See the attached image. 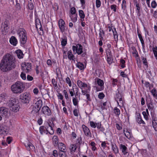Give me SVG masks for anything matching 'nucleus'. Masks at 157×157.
I'll list each match as a JSON object with an SVG mask.
<instances>
[{"mask_svg":"<svg viewBox=\"0 0 157 157\" xmlns=\"http://www.w3.org/2000/svg\"><path fill=\"white\" fill-rule=\"evenodd\" d=\"M15 59L11 54L7 53L4 56L0 63V69L3 72L10 71L15 67Z\"/></svg>","mask_w":157,"mask_h":157,"instance_id":"obj_1","label":"nucleus"},{"mask_svg":"<svg viewBox=\"0 0 157 157\" xmlns=\"http://www.w3.org/2000/svg\"><path fill=\"white\" fill-rule=\"evenodd\" d=\"M25 88V84L21 82L17 81L12 85L11 89L12 92L16 94L22 92Z\"/></svg>","mask_w":157,"mask_h":157,"instance_id":"obj_2","label":"nucleus"},{"mask_svg":"<svg viewBox=\"0 0 157 157\" xmlns=\"http://www.w3.org/2000/svg\"><path fill=\"white\" fill-rule=\"evenodd\" d=\"M18 35L21 43L23 44H25L27 40V33L25 30L23 28H20L17 31Z\"/></svg>","mask_w":157,"mask_h":157,"instance_id":"obj_3","label":"nucleus"},{"mask_svg":"<svg viewBox=\"0 0 157 157\" xmlns=\"http://www.w3.org/2000/svg\"><path fill=\"white\" fill-rule=\"evenodd\" d=\"M10 109L14 112H16L19 110L20 108L19 101L17 99H13L10 101L9 103Z\"/></svg>","mask_w":157,"mask_h":157,"instance_id":"obj_4","label":"nucleus"},{"mask_svg":"<svg viewBox=\"0 0 157 157\" xmlns=\"http://www.w3.org/2000/svg\"><path fill=\"white\" fill-rule=\"evenodd\" d=\"M72 49L75 54L77 53L78 55H81L82 57H85L86 55V52L83 51L82 46L80 44H78L76 46H73Z\"/></svg>","mask_w":157,"mask_h":157,"instance_id":"obj_5","label":"nucleus"},{"mask_svg":"<svg viewBox=\"0 0 157 157\" xmlns=\"http://www.w3.org/2000/svg\"><path fill=\"white\" fill-rule=\"evenodd\" d=\"M9 127L4 125H0V135H5L8 133L10 126H12V124L10 121L9 123Z\"/></svg>","mask_w":157,"mask_h":157,"instance_id":"obj_6","label":"nucleus"},{"mask_svg":"<svg viewBox=\"0 0 157 157\" xmlns=\"http://www.w3.org/2000/svg\"><path fill=\"white\" fill-rule=\"evenodd\" d=\"M31 64L29 63H25L21 65V69L24 71L28 73L30 71Z\"/></svg>","mask_w":157,"mask_h":157,"instance_id":"obj_7","label":"nucleus"},{"mask_svg":"<svg viewBox=\"0 0 157 157\" xmlns=\"http://www.w3.org/2000/svg\"><path fill=\"white\" fill-rule=\"evenodd\" d=\"M146 99V103L148 108L149 110H151V113L154 112L155 110V108L151 99Z\"/></svg>","mask_w":157,"mask_h":157,"instance_id":"obj_8","label":"nucleus"},{"mask_svg":"<svg viewBox=\"0 0 157 157\" xmlns=\"http://www.w3.org/2000/svg\"><path fill=\"white\" fill-rule=\"evenodd\" d=\"M41 112L43 113L47 116L50 115L52 113L50 108L47 106H44L42 108Z\"/></svg>","mask_w":157,"mask_h":157,"instance_id":"obj_9","label":"nucleus"},{"mask_svg":"<svg viewBox=\"0 0 157 157\" xmlns=\"http://www.w3.org/2000/svg\"><path fill=\"white\" fill-rule=\"evenodd\" d=\"M8 114V109L4 107H0V115L6 117Z\"/></svg>","mask_w":157,"mask_h":157,"instance_id":"obj_10","label":"nucleus"},{"mask_svg":"<svg viewBox=\"0 0 157 157\" xmlns=\"http://www.w3.org/2000/svg\"><path fill=\"white\" fill-rule=\"evenodd\" d=\"M82 127L85 135L88 137H91V134L89 128L84 124L82 125Z\"/></svg>","mask_w":157,"mask_h":157,"instance_id":"obj_11","label":"nucleus"},{"mask_svg":"<svg viewBox=\"0 0 157 157\" xmlns=\"http://www.w3.org/2000/svg\"><path fill=\"white\" fill-rule=\"evenodd\" d=\"M54 126V125L51 124H50L48 123H47L45 127V129H46V131L48 132L50 134H52L54 133V131L53 129V127Z\"/></svg>","mask_w":157,"mask_h":157,"instance_id":"obj_12","label":"nucleus"},{"mask_svg":"<svg viewBox=\"0 0 157 157\" xmlns=\"http://www.w3.org/2000/svg\"><path fill=\"white\" fill-rule=\"evenodd\" d=\"M87 86L89 87L88 88L87 87H84L83 89L82 90V94L83 95H86V98H89L90 97V95L88 94L90 90V86L87 85Z\"/></svg>","mask_w":157,"mask_h":157,"instance_id":"obj_13","label":"nucleus"},{"mask_svg":"<svg viewBox=\"0 0 157 157\" xmlns=\"http://www.w3.org/2000/svg\"><path fill=\"white\" fill-rule=\"evenodd\" d=\"M65 23L64 21L60 19L59 21V26L61 32L63 33L65 29Z\"/></svg>","mask_w":157,"mask_h":157,"instance_id":"obj_14","label":"nucleus"},{"mask_svg":"<svg viewBox=\"0 0 157 157\" xmlns=\"http://www.w3.org/2000/svg\"><path fill=\"white\" fill-rule=\"evenodd\" d=\"M9 22L8 20H6L2 23V28H3L6 32H8L9 28Z\"/></svg>","mask_w":157,"mask_h":157,"instance_id":"obj_15","label":"nucleus"},{"mask_svg":"<svg viewBox=\"0 0 157 157\" xmlns=\"http://www.w3.org/2000/svg\"><path fill=\"white\" fill-rule=\"evenodd\" d=\"M40 110V109H38V108L33 106L32 108V110L31 112V114L35 117H37L39 115V113Z\"/></svg>","mask_w":157,"mask_h":157,"instance_id":"obj_16","label":"nucleus"},{"mask_svg":"<svg viewBox=\"0 0 157 157\" xmlns=\"http://www.w3.org/2000/svg\"><path fill=\"white\" fill-rule=\"evenodd\" d=\"M58 148L59 150V151L66 152V147L65 145L62 143L60 142L58 144Z\"/></svg>","mask_w":157,"mask_h":157,"instance_id":"obj_17","label":"nucleus"},{"mask_svg":"<svg viewBox=\"0 0 157 157\" xmlns=\"http://www.w3.org/2000/svg\"><path fill=\"white\" fill-rule=\"evenodd\" d=\"M77 84L78 86L82 90L83 89L84 87H89L87 86V85L85 82H83L80 80H78L77 81Z\"/></svg>","mask_w":157,"mask_h":157,"instance_id":"obj_18","label":"nucleus"},{"mask_svg":"<svg viewBox=\"0 0 157 157\" xmlns=\"http://www.w3.org/2000/svg\"><path fill=\"white\" fill-rule=\"evenodd\" d=\"M36 27L37 30L39 29L40 30L43 31L42 25L40 23V21L39 18H36L35 19Z\"/></svg>","mask_w":157,"mask_h":157,"instance_id":"obj_19","label":"nucleus"},{"mask_svg":"<svg viewBox=\"0 0 157 157\" xmlns=\"http://www.w3.org/2000/svg\"><path fill=\"white\" fill-rule=\"evenodd\" d=\"M136 120L137 122L139 124H145V122L142 119V117L140 113H138L137 114L136 116Z\"/></svg>","mask_w":157,"mask_h":157,"instance_id":"obj_20","label":"nucleus"},{"mask_svg":"<svg viewBox=\"0 0 157 157\" xmlns=\"http://www.w3.org/2000/svg\"><path fill=\"white\" fill-rule=\"evenodd\" d=\"M111 46L110 44L108 43L107 44L106 48H105L106 56H109L112 55L111 50Z\"/></svg>","mask_w":157,"mask_h":157,"instance_id":"obj_21","label":"nucleus"},{"mask_svg":"<svg viewBox=\"0 0 157 157\" xmlns=\"http://www.w3.org/2000/svg\"><path fill=\"white\" fill-rule=\"evenodd\" d=\"M10 43L13 46H16L17 43V40L14 36H12L10 39Z\"/></svg>","mask_w":157,"mask_h":157,"instance_id":"obj_22","label":"nucleus"},{"mask_svg":"<svg viewBox=\"0 0 157 157\" xmlns=\"http://www.w3.org/2000/svg\"><path fill=\"white\" fill-rule=\"evenodd\" d=\"M120 149L122 151L124 155H126L128 153L127 148L124 145L121 144L120 146Z\"/></svg>","mask_w":157,"mask_h":157,"instance_id":"obj_23","label":"nucleus"},{"mask_svg":"<svg viewBox=\"0 0 157 157\" xmlns=\"http://www.w3.org/2000/svg\"><path fill=\"white\" fill-rule=\"evenodd\" d=\"M68 58L70 60H72L74 61H75V56L72 54L71 50H70L67 53Z\"/></svg>","mask_w":157,"mask_h":157,"instance_id":"obj_24","label":"nucleus"},{"mask_svg":"<svg viewBox=\"0 0 157 157\" xmlns=\"http://www.w3.org/2000/svg\"><path fill=\"white\" fill-rule=\"evenodd\" d=\"M25 145L29 151L31 149H33L35 148L33 145L30 142L25 143Z\"/></svg>","mask_w":157,"mask_h":157,"instance_id":"obj_25","label":"nucleus"},{"mask_svg":"<svg viewBox=\"0 0 157 157\" xmlns=\"http://www.w3.org/2000/svg\"><path fill=\"white\" fill-rule=\"evenodd\" d=\"M35 2L33 0L32 2H28V9L30 10H33L34 7Z\"/></svg>","mask_w":157,"mask_h":157,"instance_id":"obj_26","label":"nucleus"},{"mask_svg":"<svg viewBox=\"0 0 157 157\" xmlns=\"http://www.w3.org/2000/svg\"><path fill=\"white\" fill-rule=\"evenodd\" d=\"M42 105V102L41 100H38L35 104L34 106L37 108L40 109L41 108Z\"/></svg>","mask_w":157,"mask_h":157,"instance_id":"obj_27","label":"nucleus"},{"mask_svg":"<svg viewBox=\"0 0 157 157\" xmlns=\"http://www.w3.org/2000/svg\"><path fill=\"white\" fill-rule=\"evenodd\" d=\"M18 58L19 59L23 58V54L22 51L20 50H17L16 51Z\"/></svg>","mask_w":157,"mask_h":157,"instance_id":"obj_28","label":"nucleus"},{"mask_svg":"<svg viewBox=\"0 0 157 157\" xmlns=\"http://www.w3.org/2000/svg\"><path fill=\"white\" fill-rule=\"evenodd\" d=\"M78 12L79 16L81 18V20L82 21H83L84 20V18L85 17V15L84 12L82 10H79Z\"/></svg>","mask_w":157,"mask_h":157,"instance_id":"obj_29","label":"nucleus"},{"mask_svg":"<svg viewBox=\"0 0 157 157\" xmlns=\"http://www.w3.org/2000/svg\"><path fill=\"white\" fill-rule=\"evenodd\" d=\"M72 90L74 92H76V96L75 98H76L78 97V88L77 86L75 84H73L72 85Z\"/></svg>","mask_w":157,"mask_h":157,"instance_id":"obj_30","label":"nucleus"},{"mask_svg":"<svg viewBox=\"0 0 157 157\" xmlns=\"http://www.w3.org/2000/svg\"><path fill=\"white\" fill-rule=\"evenodd\" d=\"M52 140L54 145L55 146L57 145L58 143V137L56 136H54L52 138Z\"/></svg>","mask_w":157,"mask_h":157,"instance_id":"obj_31","label":"nucleus"},{"mask_svg":"<svg viewBox=\"0 0 157 157\" xmlns=\"http://www.w3.org/2000/svg\"><path fill=\"white\" fill-rule=\"evenodd\" d=\"M97 82L98 85L101 87V90H103L104 89V87H102L104 85L103 81L100 79L98 78L97 80Z\"/></svg>","mask_w":157,"mask_h":157,"instance_id":"obj_32","label":"nucleus"},{"mask_svg":"<svg viewBox=\"0 0 157 157\" xmlns=\"http://www.w3.org/2000/svg\"><path fill=\"white\" fill-rule=\"evenodd\" d=\"M76 67L80 70H83L85 69L84 64L80 62H78L76 64Z\"/></svg>","mask_w":157,"mask_h":157,"instance_id":"obj_33","label":"nucleus"},{"mask_svg":"<svg viewBox=\"0 0 157 157\" xmlns=\"http://www.w3.org/2000/svg\"><path fill=\"white\" fill-rule=\"evenodd\" d=\"M76 146L75 144H72L71 145V147L70 148V153L73 154L74 153L76 149Z\"/></svg>","mask_w":157,"mask_h":157,"instance_id":"obj_34","label":"nucleus"},{"mask_svg":"<svg viewBox=\"0 0 157 157\" xmlns=\"http://www.w3.org/2000/svg\"><path fill=\"white\" fill-rule=\"evenodd\" d=\"M70 17L72 21L73 22H75L77 20V14H76L73 15H70Z\"/></svg>","mask_w":157,"mask_h":157,"instance_id":"obj_35","label":"nucleus"},{"mask_svg":"<svg viewBox=\"0 0 157 157\" xmlns=\"http://www.w3.org/2000/svg\"><path fill=\"white\" fill-rule=\"evenodd\" d=\"M112 149L115 154H117L118 152V149L115 144H112Z\"/></svg>","mask_w":157,"mask_h":157,"instance_id":"obj_36","label":"nucleus"},{"mask_svg":"<svg viewBox=\"0 0 157 157\" xmlns=\"http://www.w3.org/2000/svg\"><path fill=\"white\" fill-rule=\"evenodd\" d=\"M99 36L100 37V39L101 40H103V38L102 37V35H104L105 33L103 29H101L100 28L99 29Z\"/></svg>","mask_w":157,"mask_h":157,"instance_id":"obj_37","label":"nucleus"},{"mask_svg":"<svg viewBox=\"0 0 157 157\" xmlns=\"http://www.w3.org/2000/svg\"><path fill=\"white\" fill-rule=\"evenodd\" d=\"M141 59L144 65L146 66L147 67H148V63L146 58H144L143 56H141Z\"/></svg>","mask_w":157,"mask_h":157,"instance_id":"obj_38","label":"nucleus"},{"mask_svg":"<svg viewBox=\"0 0 157 157\" xmlns=\"http://www.w3.org/2000/svg\"><path fill=\"white\" fill-rule=\"evenodd\" d=\"M45 129V127L44 126H41L40 127V132L41 134H43V133H46L47 131L46 129Z\"/></svg>","mask_w":157,"mask_h":157,"instance_id":"obj_39","label":"nucleus"},{"mask_svg":"<svg viewBox=\"0 0 157 157\" xmlns=\"http://www.w3.org/2000/svg\"><path fill=\"white\" fill-rule=\"evenodd\" d=\"M61 44L62 46H65L67 44V39L66 38H61Z\"/></svg>","mask_w":157,"mask_h":157,"instance_id":"obj_40","label":"nucleus"},{"mask_svg":"<svg viewBox=\"0 0 157 157\" xmlns=\"http://www.w3.org/2000/svg\"><path fill=\"white\" fill-rule=\"evenodd\" d=\"M151 92L154 97L156 98H157V93L156 89L154 88L151 90Z\"/></svg>","mask_w":157,"mask_h":157,"instance_id":"obj_41","label":"nucleus"},{"mask_svg":"<svg viewBox=\"0 0 157 157\" xmlns=\"http://www.w3.org/2000/svg\"><path fill=\"white\" fill-rule=\"evenodd\" d=\"M135 3L136 4V9L137 10L138 12L139 13L140 12V5L138 3H137V1L136 0L135 1Z\"/></svg>","mask_w":157,"mask_h":157,"instance_id":"obj_42","label":"nucleus"},{"mask_svg":"<svg viewBox=\"0 0 157 157\" xmlns=\"http://www.w3.org/2000/svg\"><path fill=\"white\" fill-rule=\"evenodd\" d=\"M145 86L147 88L148 87L149 89H151V86H152V87H153V84H150L149 82H145L144 83Z\"/></svg>","mask_w":157,"mask_h":157,"instance_id":"obj_43","label":"nucleus"},{"mask_svg":"<svg viewBox=\"0 0 157 157\" xmlns=\"http://www.w3.org/2000/svg\"><path fill=\"white\" fill-rule=\"evenodd\" d=\"M126 1L125 0H123L121 8L124 11L126 8Z\"/></svg>","mask_w":157,"mask_h":157,"instance_id":"obj_44","label":"nucleus"},{"mask_svg":"<svg viewBox=\"0 0 157 157\" xmlns=\"http://www.w3.org/2000/svg\"><path fill=\"white\" fill-rule=\"evenodd\" d=\"M66 152L59 151V155L60 157H67Z\"/></svg>","mask_w":157,"mask_h":157,"instance_id":"obj_45","label":"nucleus"},{"mask_svg":"<svg viewBox=\"0 0 157 157\" xmlns=\"http://www.w3.org/2000/svg\"><path fill=\"white\" fill-rule=\"evenodd\" d=\"M113 110L114 113L116 115L119 116L120 115V109H119L117 108V107H116L114 108Z\"/></svg>","mask_w":157,"mask_h":157,"instance_id":"obj_46","label":"nucleus"},{"mask_svg":"<svg viewBox=\"0 0 157 157\" xmlns=\"http://www.w3.org/2000/svg\"><path fill=\"white\" fill-rule=\"evenodd\" d=\"M152 50L154 56L156 59H157V47L155 46V47H153Z\"/></svg>","mask_w":157,"mask_h":157,"instance_id":"obj_47","label":"nucleus"},{"mask_svg":"<svg viewBox=\"0 0 157 157\" xmlns=\"http://www.w3.org/2000/svg\"><path fill=\"white\" fill-rule=\"evenodd\" d=\"M108 63L109 64H110L112 63V56H106Z\"/></svg>","mask_w":157,"mask_h":157,"instance_id":"obj_48","label":"nucleus"},{"mask_svg":"<svg viewBox=\"0 0 157 157\" xmlns=\"http://www.w3.org/2000/svg\"><path fill=\"white\" fill-rule=\"evenodd\" d=\"M82 143V138L80 137L77 139L76 141V144L77 145H79V147H80V145Z\"/></svg>","mask_w":157,"mask_h":157,"instance_id":"obj_49","label":"nucleus"},{"mask_svg":"<svg viewBox=\"0 0 157 157\" xmlns=\"http://www.w3.org/2000/svg\"><path fill=\"white\" fill-rule=\"evenodd\" d=\"M120 63L121 64V67L122 68H124L125 66V61L123 59H121L120 60Z\"/></svg>","mask_w":157,"mask_h":157,"instance_id":"obj_50","label":"nucleus"},{"mask_svg":"<svg viewBox=\"0 0 157 157\" xmlns=\"http://www.w3.org/2000/svg\"><path fill=\"white\" fill-rule=\"evenodd\" d=\"M22 96V97L23 98H29L30 94L28 92H25L22 95H21V96Z\"/></svg>","mask_w":157,"mask_h":157,"instance_id":"obj_51","label":"nucleus"},{"mask_svg":"<svg viewBox=\"0 0 157 157\" xmlns=\"http://www.w3.org/2000/svg\"><path fill=\"white\" fill-rule=\"evenodd\" d=\"M66 82L68 84L69 86H71V82L70 78L68 77H67L66 78Z\"/></svg>","mask_w":157,"mask_h":157,"instance_id":"obj_52","label":"nucleus"},{"mask_svg":"<svg viewBox=\"0 0 157 157\" xmlns=\"http://www.w3.org/2000/svg\"><path fill=\"white\" fill-rule=\"evenodd\" d=\"M124 132L125 135L127 138H128L130 137V133L127 130L125 131V130H124Z\"/></svg>","mask_w":157,"mask_h":157,"instance_id":"obj_53","label":"nucleus"},{"mask_svg":"<svg viewBox=\"0 0 157 157\" xmlns=\"http://www.w3.org/2000/svg\"><path fill=\"white\" fill-rule=\"evenodd\" d=\"M52 81L54 87L55 88L57 87V82L56 80L54 78L52 79Z\"/></svg>","mask_w":157,"mask_h":157,"instance_id":"obj_54","label":"nucleus"},{"mask_svg":"<svg viewBox=\"0 0 157 157\" xmlns=\"http://www.w3.org/2000/svg\"><path fill=\"white\" fill-rule=\"evenodd\" d=\"M76 11V9L75 8V7H72L71 9L70 12L72 15H73L75 14H75Z\"/></svg>","mask_w":157,"mask_h":157,"instance_id":"obj_55","label":"nucleus"},{"mask_svg":"<svg viewBox=\"0 0 157 157\" xmlns=\"http://www.w3.org/2000/svg\"><path fill=\"white\" fill-rule=\"evenodd\" d=\"M101 2L100 0H96V6L97 8L99 7L101 5Z\"/></svg>","mask_w":157,"mask_h":157,"instance_id":"obj_56","label":"nucleus"},{"mask_svg":"<svg viewBox=\"0 0 157 157\" xmlns=\"http://www.w3.org/2000/svg\"><path fill=\"white\" fill-rule=\"evenodd\" d=\"M157 5V3L155 0L153 1L151 3V6L153 8H156Z\"/></svg>","mask_w":157,"mask_h":157,"instance_id":"obj_57","label":"nucleus"},{"mask_svg":"<svg viewBox=\"0 0 157 157\" xmlns=\"http://www.w3.org/2000/svg\"><path fill=\"white\" fill-rule=\"evenodd\" d=\"M21 100L22 102L23 103H28L29 102V99H20Z\"/></svg>","mask_w":157,"mask_h":157,"instance_id":"obj_58","label":"nucleus"},{"mask_svg":"<svg viewBox=\"0 0 157 157\" xmlns=\"http://www.w3.org/2000/svg\"><path fill=\"white\" fill-rule=\"evenodd\" d=\"M124 99H119V100H117V102L118 105H119V104H120L121 105H123V104L124 102V100H123Z\"/></svg>","mask_w":157,"mask_h":157,"instance_id":"obj_59","label":"nucleus"},{"mask_svg":"<svg viewBox=\"0 0 157 157\" xmlns=\"http://www.w3.org/2000/svg\"><path fill=\"white\" fill-rule=\"evenodd\" d=\"M90 125L91 127L95 128L96 127V123L93 121H90Z\"/></svg>","mask_w":157,"mask_h":157,"instance_id":"obj_60","label":"nucleus"},{"mask_svg":"<svg viewBox=\"0 0 157 157\" xmlns=\"http://www.w3.org/2000/svg\"><path fill=\"white\" fill-rule=\"evenodd\" d=\"M140 40L141 41V44L142 45V48L144 52V50L145 49V44H144V40L143 38L140 39Z\"/></svg>","mask_w":157,"mask_h":157,"instance_id":"obj_61","label":"nucleus"},{"mask_svg":"<svg viewBox=\"0 0 157 157\" xmlns=\"http://www.w3.org/2000/svg\"><path fill=\"white\" fill-rule=\"evenodd\" d=\"M110 8L111 9L113 10L114 12L116 11L117 6L116 5H113L111 6Z\"/></svg>","mask_w":157,"mask_h":157,"instance_id":"obj_62","label":"nucleus"},{"mask_svg":"<svg viewBox=\"0 0 157 157\" xmlns=\"http://www.w3.org/2000/svg\"><path fill=\"white\" fill-rule=\"evenodd\" d=\"M142 114L144 116V118L146 120H147L148 119V114L146 113V112L143 111L142 112Z\"/></svg>","mask_w":157,"mask_h":157,"instance_id":"obj_63","label":"nucleus"},{"mask_svg":"<svg viewBox=\"0 0 157 157\" xmlns=\"http://www.w3.org/2000/svg\"><path fill=\"white\" fill-rule=\"evenodd\" d=\"M59 153H58L57 151L56 150H54L53 151V155L55 157H57L58 156Z\"/></svg>","mask_w":157,"mask_h":157,"instance_id":"obj_64","label":"nucleus"}]
</instances>
